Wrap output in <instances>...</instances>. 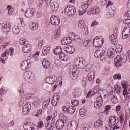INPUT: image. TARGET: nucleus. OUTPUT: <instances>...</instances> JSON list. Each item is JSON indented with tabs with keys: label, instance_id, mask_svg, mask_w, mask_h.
Returning a JSON list of instances; mask_svg holds the SVG:
<instances>
[{
	"label": "nucleus",
	"instance_id": "f257e3e1",
	"mask_svg": "<svg viewBox=\"0 0 130 130\" xmlns=\"http://www.w3.org/2000/svg\"><path fill=\"white\" fill-rule=\"evenodd\" d=\"M74 64L77 69L84 70L85 69L86 72L90 71V68H88V63L87 61L84 58H77L74 60Z\"/></svg>",
	"mask_w": 130,
	"mask_h": 130
},
{
	"label": "nucleus",
	"instance_id": "f03ea898",
	"mask_svg": "<svg viewBox=\"0 0 130 130\" xmlns=\"http://www.w3.org/2000/svg\"><path fill=\"white\" fill-rule=\"evenodd\" d=\"M105 51L102 48H100L94 52V56L96 58H99L102 61L106 60V55L105 54Z\"/></svg>",
	"mask_w": 130,
	"mask_h": 130
},
{
	"label": "nucleus",
	"instance_id": "7ed1b4c3",
	"mask_svg": "<svg viewBox=\"0 0 130 130\" xmlns=\"http://www.w3.org/2000/svg\"><path fill=\"white\" fill-rule=\"evenodd\" d=\"M24 79L26 82H28L30 84L34 83L35 81V77L32 75V72L31 71H26L24 73L23 75Z\"/></svg>",
	"mask_w": 130,
	"mask_h": 130
},
{
	"label": "nucleus",
	"instance_id": "20e7f679",
	"mask_svg": "<svg viewBox=\"0 0 130 130\" xmlns=\"http://www.w3.org/2000/svg\"><path fill=\"white\" fill-rule=\"evenodd\" d=\"M64 14L67 16L72 17L76 14V8L73 6H68L64 9Z\"/></svg>",
	"mask_w": 130,
	"mask_h": 130
},
{
	"label": "nucleus",
	"instance_id": "39448f33",
	"mask_svg": "<svg viewBox=\"0 0 130 130\" xmlns=\"http://www.w3.org/2000/svg\"><path fill=\"white\" fill-rule=\"evenodd\" d=\"M67 120L66 116L63 115L61 118L56 121L55 125L57 129L60 130L64 126V121Z\"/></svg>",
	"mask_w": 130,
	"mask_h": 130
},
{
	"label": "nucleus",
	"instance_id": "423d86ee",
	"mask_svg": "<svg viewBox=\"0 0 130 130\" xmlns=\"http://www.w3.org/2000/svg\"><path fill=\"white\" fill-rule=\"evenodd\" d=\"M70 75L72 80H76L78 78L79 71L76 69L75 66H71L69 70Z\"/></svg>",
	"mask_w": 130,
	"mask_h": 130
},
{
	"label": "nucleus",
	"instance_id": "0eeeda50",
	"mask_svg": "<svg viewBox=\"0 0 130 130\" xmlns=\"http://www.w3.org/2000/svg\"><path fill=\"white\" fill-rule=\"evenodd\" d=\"M78 128V122L76 121H72L67 125L68 130H77Z\"/></svg>",
	"mask_w": 130,
	"mask_h": 130
},
{
	"label": "nucleus",
	"instance_id": "6e6552de",
	"mask_svg": "<svg viewBox=\"0 0 130 130\" xmlns=\"http://www.w3.org/2000/svg\"><path fill=\"white\" fill-rule=\"evenodd\" d=\"M50 23L52 25H54L56 26L59 24L60 23V19H59V17L52 16L50 17Z\"/></svg>",
	"mask_w": 130,
	"mask_h": 130
},
{
	"label": "nucleus",
	"instance_id": "1a4fd4ad",
	"mask_svg": "<svg viewBox=\"0 0 130 130\" xmlns=\"http://www.w3.org/2000/svg\"><path fill=\"white\" fill-rule=\"evenodd\" d=\"M118 123V118L115 117V116H113L109 118V125H111V126H113V125H115V124H117Z\"/></svg>",
	"mask_w": 130,
	"mask_h": 130
},
{
	"label": "nucleus",
	"instance_id": "9d476101",
	"mask_svg": "<svg viewBox=\"0 0 130 130\" xmlns=\"http://www.w3.org/2000/svg\"><path fill=\"white\" fill-rule=\"evenodd\" d=\"M93 42L94 46L100 47L103 44V40L102 38H99V37H96V38L93 39Z\"/></svg>",
	"mask_w": 130,
	"mask_h": 130
},
{
	"label": "nucleus",
	"instance_id": "9b49d317",
	"mask_svg": "<svg viewBox=\"0 0 130 130\" xmlns=\"http://www.w3.org/2000/svg\"><path fill=\"white\" fill-rule=\"evenodd\" d=\"M48 5H49V6L48 7V8L50 7V10H51L53 13H54V12H56L58 9V7H59L58 3L55 2L51 3V1L50 3Z\"/></svg>",
	"mask_w": 130,
	"mask_h": 130
},
{
	"label": "nucleus",
	"instance_id": "f8f14e48",
	"mask_svg": "<svg viewBox=\"0 0 130 130\" xmlns=\"http://www.w3.org/2000/svg\"><path fill=\"white\" fill-rule=\"evenodd\" d=\"M60 99V95L58 93H55L53 96V99L51 101V104L53 106H56L57 105V102Z\"/></svg>",
	"mask_w": 130,
	"mask_h": 130
},
{
	"label": "nucleus",
	"instance_id": "ddd939ff",
	"mask_svg": "<svg viewBox=\"0 0 130 130\" xmlns=\"http://www.w3.org/2000/svg\"><path fill=\"white\" fill-rule=\"evenodd\" d=\"M88 15H98L100 13V10L98 7L95 6L91 9H89L87 12Z\"/></svg>",
	"mask_w": 130,
	"mask_h": 130
},
{
	"label": "nucleus",
	"instance_id": "4468645a",
	"mask_svg": "<svg viewBox=\"0 0 130 130\" xmlns=\"http://www.w3.org/2000/svg\"><path fill=\"white\" fill-rule=\"evenodd\" d=\"M31 108H32V106H31L30 103L25 104L22 108L23 114H28Z\"/></svg>",
	"mask_w": 130,
	"mask_h": 130
},
{
	"label": "nucleus",
	"instance_id": "2eb2a0df",
	"mask_svg": "<svg viewBox=\"0 0 130 130\" xmlns=\"http://www.w3.org/2000/svg\"><path fill=\"white\" fill-rule=\"evenodd\" d=\"M25 16L26 18L31 19L34 16V11L32 8H29L25 11Z\"/></svg>",
	"mask_w": 130,
	"mask_h": 130
},
{
	"label": "nucleus",
	"instance_id": "dca6fc26",
	"mask_svg": "<svg viewBox=\"0 0 130 130\" xmlns=\"http://www.w3.org/2000/svg\"><path fill=\"white\" fill-rule=\"evenodd\" d=\"M64 50L69 54H72L75 52V47L72 46H68L64 47Z\"/></svg>",
	"mask_w": 130,
	"mask_h": 130
},
{
	"label": "nucleus",
	"instance_id": "f3484780",
	"mask_svg": "<svg viewBox=\"0 0 130 130\" xmlns=\"http://www.w3.org/2000/svg\"><path fill=\"white\" fill-rule=\"evenodd\" d=\"M95 72L94 71L91 70L90 71V73L88 74L87 76V79L89 81V82H93L95 79Z\"/></svg>",
	"mask_w": 130,
	"mask_h": 130
},
{
	"label": "nucleus",
	"instance_id": "a211bd4d",
	"mask_svg": "<svg viewBox=\"0 0 130 130\" xmlns=\"http://www.w3.org/2000/svg\"><path fill=\"white\" fill-rule=\"evenodd\" d=\"M130 35V27H125L124 28L122 32V37L123 39L127 38Z\"/></svg>",
	"mask_w": 130,
	"mask_h": 130
},
{
	"label": "nucleus",
	"instance_id": "6ab92c4d",
	"mask_svg": "<svg viewBox=\"0 0 130 130\" xmlns=\"http://www.w3.org/2000/svg\"><path fill=\"white\" fill-rule=\"evenodd\" d=\"M29 64L30 63L28 62V60L24 61L21 63V69L23 71H26L29 69Z\"/></svg>",
	"mask_w": 130,
	"mask_h": 130
},
{
	"label": "nucleus",
	"instance_id": "aec40b11",
	"mask_svg": "<svg viewBox=\"0 0 130 130\" xmlns=\"http://www.w3.org/2000/svg\"><path fill=\"white\" fill-rule=\"evenodd\" d=\"M2 30L4 33H9L11 30L10 25L7 23L2 24Z\"/></svg>",
	"mask_w": 130,
	"mask_h": 130
},
{
	"label": "nucleus",
	"instance_id": "412c9836",
	"mask_svg": "<svg viewBox=\"0 0 130 130\" xmlns=\"http://www.w3.org/2000/svg\"><path fill=\"white\" fill-rule=\"evenodd\" d=\"M121 60H122V58L120 55H117L115 60V66L116 68H119L121 66Z\"/></svg>",
	"mask_w": 130,
	"mask_h": 130
},
{
	"label": "nucleus",
	"instance_id": "4be33fe9",
	"mask_svg": "<svg viewBox=\"0 0 130 130\" xmlns=\"http://www.w3.org/2000/svg\"><path fill=\"white\" fill-rule=\"evenodd\" d=\"M32 47L30 44L25 45L23 48L22 50L24 53H29L31 51Z\"/></svg>",
	"mask_w": 130,
	"mask_h": 130
},
{
	"label": "nucleus",
	"instance_id": "5701e85b",
	"mask_svg": "<svg viewBox=\"0 0 130 130\" xmlns=\"http://www.w3.org/2000/svg\"><path fill=\"white\" fill-rule=\"evenodd\" d=\"M108 57L109 58H113L114 56V49L110 48L107 50Z\"/></svg>",
	"mask_w": 130,
	"mask_h": 130
},
{
	"label": "nucleus",
	"instance_id": "b1692460",
	"mask_svg": "<svg viewBox=\"0 0 130 130\" xmlns=\"http://www.w3.org/2000/svg\"><path fill=\"white\" fill-rule=\"evenodd\" d=\"M49 50H50V46L47 45L44 46L42 50L43 55H47V54L49 53Z\"/></svg>",
	"mask_w": 130,
	"mask_h": 130
},
{
	"label": "nucleus",
	"instance_id": "393cba45",
	"mask_svg": "<svg viewBox=\"0 0 130 130\" xmlns=\"http://www.w3.org/2000/svg\"><path fill=\"white\" fill-rule=\"evenodd\" d=\"M109 38L112 44L115 45L116 42H117V36L114 35V34H112L109 36Z\"/></svg>",
	"mask_w": 130,
	"mask_h": 130
},
{
	"label": "nucleus",
	"instance_id": "a878e982",
	"mask_svg": "<svg viewBox=\"0 0 130 130\" xmlns=\"http://www.w3.org/2000/svg\"><path fill=\"white\" fill-rule=\"evenodd\" d=\"M61 43L63 45L71 44L72 43V39H70V38H64L62 39Z\"/></svg>",
	"mask_w": 130,
	"mask_h": 130
},
{
	"label": "nucleus",
	"instance_id": "bb28decb",
	"mask_svg": "<svg viewBox=\"0 0 130 130\" xmlns=\"http://www.w3.org/2000/svg\"><path fill=\"white\" fill-rule=\"evenodd\" d=\"M29 28L32 31H36L38 29V24L36 22H32L29 25Z\"/></svg>",
	"mask_w": 130,
	"mask_h": 130
},
{
	"label": "nucleus",
	"instance_id": "cd10ccee",
	"mask_svg": "<svg viewBox=\"0 0 130 130\" xmlns=\"http://www.w3.org/2000/svg\"><path fill=\"white\" fill-rule=\"evenodd\" d=\"M45 82V83H47V84L52 85V84L54 83V78L52 77H47L46 78Z\"/></svg>",
	"mask_w": 130,
	"mask_h": 130
},
{
	"label": "nucleus",
	"instance_id": "c85d7f7f",
	"mask_svg": "<svg viewBox=\"0 0 130 130\" xmlns=\"http://www.w3.org/2000/svg\"><path fill=\"white\" fill-rule=\"evenodd\" d=\"M61 51H62V49H61V47L60 46H57L53 50L54 53L57 55L61 53V52H62Z\"/></svg>",
	"mask_w": 130,
	"mask_h": 130
},
{
	"label": "nucleus",
	"instance_id": "c756f323",
	"mask_svg": "<svg viewBox=\"0 0 130 130\" xmlns=\"http://www.w3.org/2000/svg\"><path fill=\"white\" fill-rule=\"evenodd\" d=\"M59 58L61 60H63V61H67V60L68 59V57L63 52H61L58 54Z\"/></svg>",
	"mask_w": 130,
	"mask_h": 130
},
{
	"label": "nucleus",
	"instance_id": "7c9ffc66",
	"mask_svg": "<svg viewBox=\"0 0 130 130\" xmlns=\"http://www.w3.org/2000/svg\"><path fill=\"white\" fill-rule=\"evenodd\" d=\"M102 121L100 120H97L94 124V126L95 128H100L102 126Z\"/></svg>",
	"mask_w": 130,
	"mask_h": 130
},
{
	"label": "nucleus",
	"instance_id": "2f4dec72",
	"mask_svg": "<svg viewBox=\"0 0 130 130\" xmlns=\"http://www.w3.org/2000/svg\"><path fill=\"white\" fill-rule=\"evenodd\" d=\"M75 111H76V107L74 106H69L68 109V112H69L70 114H74Z\"/></svg>",
	"mask_w": 130,
	"mask_h": 130
},
{
	"label": "nucleus",
	"instance_id": "473e14b6",
	"mask_svg": "<svg viewBox=\"0 0 130 130\" xmlns=\"http://www.w3.org/2000/svg\"><path fill=\"white\" fill-rule=\"evenodd\" d=\"M39 103H40V100H39V98L35 97L33 98L32 104L35 105V106L39 105Z\"/></svg>",
	"mask_w": 130,
	"mask_h": 130
},
{
	"label": "nucleus",
	"instance_id": "72a5a7b5",
	"mask_svg": "<svg viewBox=\"0 0 130 130\" xmlns=\"http://www.w3.org/2000/svg\"><path fill=\"white\" fill-rule=\"evenodd\" d=\"M12 32L15 35L19 34L20 33V28L18 26H15L12 28Z\"/></svg>",
	"mask_w": 130,
	"mask_h": 130
},
{
	"label": "nucleus",
	"instance_id": "f704fd0d",
	"mask_svg": "<svg viewBox=\"0 0 130 130\" xmlns=\"http://www.w3.org/2000/svg\"><path fill=\"white\" fill-rule=\"evenodd\" d=\"M114 92L116 93V94H118L119 95L120 93H121L122 90L121 89V88L118 87V85H115L114 86Z\"/></svg>",
	"mask_w": 130,
	"mask_h": 130
},
{
	"label": "nucleus",
	"instance_id": "c9c22d12",
	"mask_svg": "<svg viewBox=\"0 0 130 130\" xmlns=\"http://www.w3.org/2000/svg\"><path fill=\"white\" fill-rule=\"evenodd\" d=\"M19 42L21 45H27L28 44V41L25 38H21L20 39Z\"/></svg>",
	"mask_w": 130,
	"mask_h": 130
},
{
	"label": "nucleus",
	"instance_id": "e433bc0d",
	"mask_svg": "<svg viewBox=\"0 0 130 130\" xmlns=\"http://www.w3.org/2000/svg\"><path fill=\"white\" fill-rule=\"evenodd\" d=\"M42 64L45 69H48V68L50 67V62L48 61H46V60H44L42 62Z\"/></svg>",
	"mask_w": 130,
	"mask_h": 130
},
{
	"label": "nucleus",
	"instance_id": "4c0bfd02",
	"mask_svg": "<svg viewBox=\"0 0 130 130\" xmlns=\"http://www.w3.org/2000/svg\"><path fill=\"white\" fill-rule=\"evenodd\" d=\"M79 113L81 117H84L86 114H87V110L81 109L79 111Z\"/></svg>",
	"mask_w": 130,
	"mask_h": 130
},
{
	"label": "nucleus",
	"instance_id": "58836bf2",
	"mask_svg": "<svg viewBox=\"0 0 130 130\" xmlns=\"http://www.w3.org/2000/svg\"><path fill=\"white\" fill-rule=\"evenodd\" d=\"M84 20H80L78 22V26L81 28V29H83L84 27L85 26L86 24H85Z\"/></svg>",
	"mask_w": 130,
	"mask_h": 130
},
{
	"label": "nucleus",
	"instance_id": "ea45409f",
	"mask_svg": "<svg viewBox=\"0 0 130 130\" xmlns=\"http://www.w3.org/2000/svg\"><path fill=\"white\" fill-rule=\"evenodd\" d=\"M94 106L96 109H98V108H100V107L102 106V103L95 102L94 104Z\"/></svg>",
	"mask_w": 130,
	"mask_h": 130
},
{
	"label": "nucleus",
	"instance_id": "a19ab883",
	"mask_svg": "<svg viewBox=\"0 0 130 130\" xmlns=\"http://www.w3.org/2000/svg\"><path fill=\"white\" fill-rule=\"evenodd\" d=\"M101 89H99V86H96L93 88V92L94 94H97V93H100Z\"/></svg>",
	"mask_w": 130,
	"mask_h": 130
},
{
	"label": "nucleus",
	"instance_id": "79ce46f5",
	"mask_svg": "<svg viewBox=\"0 0 130 130\" xmlns=\"http://www.w3.org/2000/svg\"><path fill=\"white\" fill-rule=\"evenodd\" d=\"M45 127L48 130H53V129L54 128V127H52V126H51V124L48 123V122H47Z\"/></svg>",
	"mask_w": 130,
	"mask_h": 130
},
{
	"label": "nucleus",
	"instance_id": "37998d69",
	"mask_svg": "<svg viewBox=\"0 0 130 130\" xmlns=\"http://www.w3.org/2000/svg\"><path fill=\"white\" fill-rule=\"evenodd\" d=\"M114 80H121V75L120 74H116L114 75Z\"/></svg>",
	"mask_w": 130,
	"mask_h": 130
},
{
	"label": "nucleus",
	"instance_id": "c03bdc74",
	"mask_svg": "<svg viewBox=\"0 0 130 130\" xmlns=\"http://www.w3.org/2000/svg\"><path fill=\"white\" fill-rule=\"evenodd\" d=\"M112 103H114V104L115 103H117L118 102V99H117V97L116 95H114L113 97L112 98Z\"/></svg>",
	"mask_w": 130,
	"mask_h": 130
},
{
	"label": "nucleus",
	"instance_id": "a18cd8bd",
	"mask_svg": "<svg viewBox=\"0 0 130 130\" xmlns=\"http://www.w3.org/2000/svg\"><path fill=\"white\" fill-rule=\"evenodd\" d=\"M115 12L113 10H111L110 11H109L107 15L109 18H111L112 17H113L114 16Z\"/></svg>",
	"mask_w": 130,
	"mask_h": 130
},
{
	"label": "nucleus",
	"instance_id": "49530a36",
	"mask_svg": "<svg viewBox=\"0 0 130 130\" xmlns=\"http://www.w3.org/2000/svg\"><path fill=\"white\" fill-rule=\"evenodd\" d=\"M109 70L110 69L108 68H105L103 71V74L105 76H108V75H109Z\"/></svg>",
	"mask_w": 130,
	"mask_h": 130
},
{
	"label": "nucleus",
	"instance_id": "de8ad7c7",
	"mask_svg": "<svg viewBox=\"0 0 130 130\" xmlns=\"http://www.w3.org/2000/svg\"><path fill=\"white\" fill-rule=\"evenodd\" d=\"M72 37H73L72 38V40H75V41H77L78 40V39L80 38V36L76 35V34H72Z\"/></svg>",
	"mask_w": 130,
	"mask_h": 130
},
{
	"label": "nucleus",
	"instance_id": "09e8293b",
	"mask_svg": "<svg viewBox=\"0 0 130 130\" xmlns=\"http://www.w3.org/2000/svg\"><path fill=\"white\" fill-rule=\"evenodd\" d=\"M100 96L102 98H105L106 97V93H105V91L101 90V91L99 93Z\"/></svg>",
	"mask_w": 130,
	"mask_h": 130
},
{
	"label": "nucleus",
	"instance_id": "8fccbe9b",
	"mask_svg": "<svg viewBox=\"0 0 130 130\" xmlns=\"http://www.w3.org/2000/svg\"><path fill=\"white\" fill-rule=\"evenodd\" d=\"M71 103L73 106H77L79 105V101L78 100H73L71 101Z\"/></svg>",
	"mask_w": 130,
	"mask_h": 130
},
{
	"label": "nucleus",
	"instance_id": "3c124183",
	"mask_svg": "<svg viewBox=\"0 0 130 130\" xmlns=\"http://www.w3.org/2000/svg\"><path fill=\"white\" fill-rule=\"evenodd\" d=\"M49 104V103L48 102V101H44L42 104V108H43L44 109H45V108H47V106H48Z\"/></svg>",
	"mask_w": 130,
	"mask_h": 130
},
{
	"label": "nucleus",
	"instance_id": "603ef678",
	"mask_svg": "<svg viewBox=\"0 0 130 130\" xmlns=\"http://www.w3.org/2000/svg\"><path fill=\"white\" fill-rule=\"evenodd\" d=\"M0 126L2 128H3V129H7V128L9 127V126H8V124L4 122L1 123Z\"/></svg>",
	"mask_w": 130,
	"mask_h": 130
},
{
	"label": "nucleus",
	"instance_id": "864d4df0",
	"mask_svg": "<svg viewBox=\"0 0 130 130\" xmlns=\"http://www.w3.org/2000/svg\"><path fill=\"white\" fill-rule=\"evenodd\" d=\"M105 128L106 130H114L112 126L109 125L108 124L105 125Z\"/></svg>",
	"mask_w": 130,
	"mask_h": 130
},
{
	"label": "nucleus",
	"instance_id": "5fc2aeb1",
	"mask_svg": "<svg viewBox=\"0 0 130 130\" xmlns=\"http://www.w3.org/2000/svg\"><path fill=\"white\" fill-rule=\"evenodd\" d=\"M82 29L84 33H85L86 35H88V26L86 25H85V26L83 27Z\"/></svg>",
	"mask_w": 130,
	"mask_h": 130
},
{
	"label": "nucleus",
	"instance_id": "6e6d98bb",
	"mask_svg": "<svg viewBox=\"0 0 130 130\" xmlns=\"http://www.w3.org/2000/svg\"><path fill=\"white\" fill-rule=\"evenodd\" d=\"M88 8H89V4H88V3H85L82 6V9L84 10H86V9H88Z\"/></svg>",
	"mask_w": 130,
	"mask_h": 130
},
{
	"label": "nucleus",
	"instance_id": "4d7b16f0",
	"mask_svg": "<svg viewBox=\"0 0 130 130\" xmlns=\"http://www.w3.org/2000/svg\"><path fill=\"white\" fill-rule=\"evenodd\" d=\"M89 42H91V40H86L84 41L83 43L84 46L87 47L88 45H89Z\"/></svg>",
	"mask_w": 130,
	"mask_h": 130
},
{
	"label": "nucleus",
	"instance_id": "13d9d810",
	"mask_svg": "<svg viewBox=\"0 0 130 130\" xmlns=\"http://www.w3.org/2000/svg\"><path fill=\"white\" fill-rule=\"evenodd\" d=\"M115 51L117 53H119V52H121V51H122V46H120L119 48H117L115 49Z\"/></svg>",
	"mask_w": 130,
	"mask_h": 130
},
{
	"label": "nucleus",
	"instance_id": "bf43d9fd",
	"mask_svg": "<svg viewBox=\"0 0 130 130\" xmlns=\"http://www.w3.org/2000/svg\"><path fill=\"white\" fill-rule=\"evenodd\" d=\"M75 95H79L81 93V90L79 88H76L74 89Z\"/></svg>",
	"mask_w": 130,
	"mask_h": 130
},
{
	"label": "nucleus",
	"instance_id": "052dcab7",
	"mask_svg": "<svg viewBox=\"0 0 130 130\" xmlns=\"http://www.w3.org/2000/svg\"><path fill=\"white\" fill-rule=\"evenodd\" d=\"M60 38V32H57L54 36L55 39H58V38Z\"/></svg>",
	"mask_w": 130,
	"mask_h": 130
},
{
	"label": "nucleus",
	"instance_id": "680f3d73",
	"mask_svg": "<svg viewBox=\"0 0 130 130\" xmlns=\"http://www.w3.org/2000/svg\"><path fill=\"white\" fill-rule=\"evenodd\" d=\"M42 2H45L46 3V7H48L49 4L51 2V0H42Z\"/></svg>",
	"mask_w": 130,
	"mask_h": 130
},
{
	"label": "nucleus",
	"instance_id": "e2e57ef3",
	"mask_svg": "<svg viewBox=\"0 0 130 130\" xmlns=\"http://www.w3.org/2000/svg\"><path fill=\"white\" fill-rule=\"evenodd\" d=\"M43 44V41L42 40H40L38 42V48H41L42 47V45Z\"/></svg>",
	"mask_w": 130,
	"mask_h": 130
},
{
	"label": "nucleus",
	"instance_id": "0e129e2a",
	"mask_svg": "<svg viewBox=\"0 0 130 130\" xmlns=\"http://www.w3.org/2000/svg\"><path fill=\"white\" fill-rule=\"evenodd\" d=\"M98 24H99V22H98L96 21H94L92 22V24L91 25V27H94L95 26H97V25H98Z\"/></svg>",
	"mask_w": 130,
	"mask_h": 130
},
{
	"label": "nucleus",
	"instance_id": "69168bd1",
	"mask_svg": "<svg viewBox=\"0 0 130 130\" xmlns=\"http://www.w3.org/2000/svg\"><path fill=\"white\" fill-rule=\"evenodd\" d=\"M96 102H101L102 103L103 102V100L100 95H99V96L96 98Z\"/></svg>",
	"mask_w": 130,
	"mask_h": 130
},
{
	"label": "nucleus",
	"instance_id": "338daca9",
	"mask_svg": "<svg viewBox=\"0 0 130 130\" xmlns=\"http://www.w3.org/2000/svg\"><path fill=\"white\" fill-rule=\"evenodd\" d=\"M123 22L126 25H130V19H124Z\"/></svg>",
	"mask_w": 130,
	"mask_h": 130
},
{
	"label": "nucleus",
	"instance_id": "774afa93",
	"mask_svg": "<svg viewBox=\"0 0 130 130\" xmlns=\"http://www.w3.org/2000/svg\"><path fill=\"white\" fill-rule=\"evenodd\" d=\"M86 12V10H83V11L82 10H79L78 14L79 16H82V15H84Z\"/></svg>",
	"mask_w": 130,
	"mask_h": 130
}]
</instances>
